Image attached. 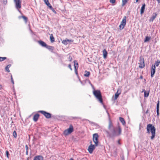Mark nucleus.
Instances as JSON below:
<instances>
[{"label": "nucleus", "instance_id": "1", "mask_svg": "<svg viewBox=\"0 0 160 160\" xmlns=\"http://www.w3.org/2000/svg\"><path fill=\"white\" fill-rule=\"evenodd\" d=\"M109 130V131H106V132L107 133V137L112 138L119 136L122 132V130L120 126L118 127V128L116 127Z\"/></svg>", "mask_w": 160, "mask_h": 160}, {"label": "nucleus", "instance_id": "2", "mask_svg": "<svg viewBox=\"0 0 160 160\" xmlns=\"http://www.w3.org/2000/svg\"><path fill=\"white\" fill-rule=\"evenodd\" d=\"M147 132L150 133L151 132L152 136L151 137V140H153L155 136L156 128L153 125L151 124H148L147 126Z\"/></svg>", "mask_w": 160, "mask_h": 160}, {"label": "nucleus", "instance_id": "3", "mask_svg": "<svg viewBox=\"0 0 160 160\" xmlns=\"http://www.w3.org/2000/svg\"><path fill=\"white\" fill-rule=\"evenodd\" d=\"M93 93L95 97L98 100L99 102L103 105V99L100 91L98 90H95V89H94L93 91Z\"/></svg>", "mask_w": 160, "mask_h": 160}, {"label": "nucleus", "instance_id": "4", "mask_svg": "<svg viewBox=\"0 0 160 160\" xmlns=\"http://www.w3.org/2000/svg\"><path fill=\"white\" fill-rule=\"evenodd\" d=\"M73 127L72 125V124H70L69 125V128L65 130L64 131L63 133L65 135L67 136L72 132L73 131Z\"/></svg>", "mask_w": 160, "mask_h": 160}, {"label": "nucleus", "instance_id": "5", "mask_svg": "<svg viewBox=\"0 0 160 160\" xmlns=\"http://www.w3.org/2000/svg\"><path fill=\"white\" fill-rule=\"evenodd\" d=\"M139 67L141 68H144L145 67V63L144 58L142 56H140L139 58Z\"/></svg>", "mask_w": 160, "mask_h": 160}, {"label": "nucleus", "instance_id": "6", "mask_svg": "<svg viewBox=\"0 0 160 160\" xmlns=\"http://www.w3.org/2000/svg\"><path fill=\"white\" fill-rule=\"evenodd\" d=\"M127 17L126 16H124L122 21L121 22V24L119 26L120 29L121 30L124 28L126 23Z\"/></svg>", "mask_w": 160, "mask_h": 160}, {"label": "nucleus", "instance_id": "7", "mask_svg": "<svg viewBox=\"0 0 160 160\" xmlns=\"http://www.w3.org/2000/svg\"><path fill=\"white\" fill-rule=\"evenodd\" d=\"M98 135L97 133L93 135V141L95 143V146H97L98 144Z\"/></svg>", "mask_w": 160, "mask_h": 160}, {"label": "nucleus", "instance_id": "8", "mask_svg": "<svg viewBox=\"0 0 160 160\" xmlns=\"http://www.w3.org/2000/svg\"><path fill=\"white\" fill-rule=\"evenodd\" d=\"M42 114L47 118H51V114L49 112H47L45 111L40 110L38 111Z\"/></svg>", "mask_w": 160, "mask_h": 160}, {"label": "nucleus", "instance_id": "9", "mask_svg": "<svg viewBox=\"0 0 160 160\" xmlns=\"http://www.w3.org/2000/svg\"><path fill=\"white\" fill-rule=\"evenodd\" d=\"M90 143H91V144L88 147V151L91 154L93 150L95 149V146H95V145H92L91 143V141L90 142Z\"/></svg>", "mask_w": 160, "mask_h": 160}, {"label": "nucleus", "instance_id": "10", "mask_svg": "<svg viewBox=\"0 0 160 160\" xmlns=\"http://www.w3.org/2000/svg\"><path fill=\"white\" fill-rule=\"evenodd\" d=\"M15 7L16 9H19L21 8L22 0H17L15 2Z\"/></svg>", "mask_w": 160, "mask_h": 160}, {"label": "nucleus", "instance_id": "11", "mask_svg": "<svg viewBox=\"0 0 160 160\" xmlns=\"http://www.w3.org/2000/svg\"><path fill=\"white\" fill-rule=\"evenodd\" d=\"M156 67L155 65H152V70L151 73V77L152 78L153 77L154 75L155 72Z\"/></svg>", "mask_w": 160, "mask_h": 160}, {"label": "nucleus", "instance_id": "12", "mask_svg": "<svg viewBox=\"0 0 160 160\" xmlns=\"http://www.w3.org/2000/svg\"><path fill=\"white\" fill-rule=\"evenodd\" d=\"M157 14L156 13H153L152 17L150 18V19L149 20V21L150 22H152L153 20L156 17H157Z\"/></svg>", "mask_w": 160, "mask_h": 160}, {"label": "nucleus", "instance_id": "13", "mask_svg": "<svg viewBox=\"0 0 160 160\" xmlns=\"http://www.w3.org/2000/svg\"><path fill=\"white\" fill-rule=\"evenodd\" d=\"M146 5L145 3H144L142 5V6L140 10V14L142 15L144 12L145 8Z\"/></svg>", "mask_w": 160, "mask_h": 160}, {"label": "nucleus", "instance_id": "14", "mask_svg": "<svg viewBox=\"0 0 160 160\" xmlns=\"http://www.w3.org/2000/svg\"><path fill=\"white\" fill-rule=\"evenodd\" d=\"M38 43L41 45L42 47L46 48L47 45L46 43L44 41L41 40H39L38 41Z\"/></svg>", "mask_w": 160, "mask_h": 160}, {"label": "nucleus", "instance_id": "15", "mask_svg": "<svg viewBox=\"0 0 160 160\" xmlns=\"http://www.w3.org/2000/svg\"><path fill=\"white\" fill-rule=\"evenodd\" d=\"M43 157L41 155H38L34 157L33 160H43Z\"/></svg>", "mask_w": 160, "mask_h": 160}, {"label": "nucleus", "instance_id": "16", "mask_svg": "<svg viewBox=\"0 0 160 160\" xmlns=\"http://www.w3.org/2000/svg\"><path fill=\"white\" fill-rule=\"evenodd\" d=\"M46 48L49 50L50 51L52 52H53V50L54 49V48L53 46H51L47 45Z\"/></svg>", "mask_w": 160, "mask_h": 160}, {"label": "nucleus", "instance_id": "17", "mask_svg": "<svg viewBox=\"0 0 160 160\" xmlns=\"http://www.w3.org/2000/svg\"><path fill=\"white\" fill-rule=\"evenodd\" d=\"M39 114L38 113H37L35 114L33 116V121L36 122H37L38 120V119L39 118Z\"/></svg>", "mask_w": 160, "mask_h": 160}, {"label": "nucleus", "instance_id": "18", "mask_svg": "<svg viewBox=\"0 0 160 160\" xmlns=\"http://www.w3.org/2000/svg\"><path fill=\"white\" fill-rule=\"evenodd\" d=\"M115 127H114L113 126V125L111 121L109 120V125L108 126V129H110L112 128H115Z\"/></svg>", "mask_w": 160, "mask_h": 160}, {"label": "nucleus", "instance_id": "19", "mask_svg": "<svg viewBox=\"0 0 160 160\" xmlns=\"http://www.w3.org/2000/svg\"><path fill=\"white\" fill-rule=\"evenodd\" d=\"M75 62H77V61L76 60H74V61H73V62H74V70H75V73L77 75V76H78V68H77V66H76V65H75Z\"/></svg>", "mask_w": 160, "mask_h": 160}, {"label": "nucleus", "instance_id": "20", "mask_svg": "<svg viewBox=\"0 0 160 160\" xmlns=\"http://www.w3.org/2000/svg\"><path fill=\"white\" fill-rule=\"evenodd\" d=\"M102 52L103 58H106L108 54V52L105 49L103 50L102 51Z\"/></svg>", "mask_w": 160, "mask_h": 160}, {"label": "nucleus", "instance_id": "21", "mask_svg": "<svg viewBox=\"0 0 160 160\" xmlns=\"http://www.w3.org/2000/svg\"><path fill=\"white\" fill-rule=\"evenodd\" d=\"M50 40L51 42H53L55 41V38L53 37L52 34H51L50 37Z\"/></svg>", "mask_w": 160, "mask_h": 160}, {"label": "nucleus", "instance_id": "22", "mask_svg": "<svg viewBox=\"0 0 160 160\" xmlns=\"http://www.w3.org/2000/svg\"><path fill=\"white\" fill-rule=\"evenodd\" d=\"M119 119L123 125H125L126 124V122L123 118L122 117H119Z\"/></svg>", "mask_w": 160, "mask_h": 160}, {"label": "nucleus", "instance_id": "23", "mask_svg": "<svg viewBox=\"0 0 160 160\" xmlns=\"http://www.w3.org/2000/svg\"><path fill=\"white\" fill-rule=\"evenodd\" d=\"M151 39V37L148 36H146L144 40V42H148Z\"/></svg>", "mask_w": 160, "mask_h": 160}, {"label": "nucleus", "instance_id": "24", "mask_svg": "<svg viewBox=\"0 0 160 160\" xmlns=\"http://www.w3.org/2000/svg\"><path fill=\"white\" fill-rule=\"evenodd\" d=\"M85 74H84V76L86 77H89L90 75V72L89 71H87L86 70L85 71Z\"/></svg>", "mask_w": 160, "mask_h": 160}, {"label": "nucleus", "instance_id": "25", "mask_svg": "<svg viewBox=\"0 0 160 160\" xmlns=\"http://www.w3.org/2000/svg\"><path fill=\"white\" fill-rule=\"evenodd\" d=\"M11 64H9L5 68V70L7 71V72H10L9 68L11 66Z\"/></svg>", "mask_w": 160, "mask_h": 160}, {"label": "nucleus", "instance_id": "26", "mask_svg": "<svg viewBox=\"0 0 160 160\" xmlns=\"http://www.w3.org/2000/svg\"><path fill=\"white\" fill-rule=\"evenodd\" d=\"M22 17L23 19L25 22H27L28 18L26 17L25 16L22 15L19 17Z\"/></svg>", "mask_w": 160, "mask_h": 160}, {"label": "nucleus", "instance_id": "27", "mask_svg": "<svg viewBox=\"0 0 160 160\" xmlns=\"http://www.w3.org/2000/svg\"><path fill=\"white\" fill-rule=\"evenodd\" d=\"M143 91H144V97H148L149 95V92H147L144 89H143Z\"/></svg>", "mask_w": 160, "mask_h": 160}, {"label": "nucleus", "instance_id": "28", "mask_svg": "<svg viewBox=\"0 0 160 160\" xmlns=\"http://www.w3.org/2000/svg\"><path fill=\"white\" fill-rule=\"evenodd\" d=\"M62 43L64 44V45H67V44H68V42L67 41V38L62 41Z\"/></svg>", "mask_w": 160, "mask_h": 160}, {"label": "nucleus", "instance_id": "29", "mask_svg": "<svg viewBox=\"0 0 160 160\" xmlns=\"http://www.w3.org/2000/svg\"><path fill=\"white\" fill-rule=\"evenodd\" d=\"M119 93H118L117 92L115 94L114 99L116 100L119 97Z\"/></svg>", "mask_w": 160, "mask_h": 160}, {"label": "nucleus", "instance_id": "30", "mask_svg": "<svg viewBox=\"0 0 160 160\" xmlns=\"http://www.w3.org/2000/svg\"><path fill=\"white\" fill-rule=\"evenodd\" d=\"M128 0H122V6H124L127 2Z\"/></svg>", "mask_w": 160, "mask_h": 160}, {"label": "nucleus", "instance_id": "31", "mask_svg": "<svg viewBox=\"0 0 160 160\" xmlns=\"http://www.w3.org/2000/svg\"><path fill=\"white\" fill-rule=\"evenodd\" d=\"M7 59V58L6 57H0V62L3 61Z\"/></svg>", "mask_w": 160, "mask_h": 160}, {"label": "nucleus", "instance_id": "32", "mask_svg": "<svg viewBox=\"0 0 160 160\" xmlns=\"http://www.w3.org/2000/svg\"><path fill=\"white\" fill-rule=\"evenodd\" d=\"M75 119H81V118L79 117H71L70 118V119L72 120Z\"/></svg>", "mask_w": 160, "mask_h": 160}, {"label": "nucleus", "instance_id": "33", "mask_svg": "<svg viewBox=\"0 0 160 160\" xmlns=\"http://www.w3.org/2000/svg\"><path fill=\"white\" fill-rule=\"evenodd\" d=\"M13 136L15 138H16L17 137V132L16 131H14L13 133Z\"/></svg>", "mask_w": 160, "mask_h": 160}, {"label": "nucleus", "instance_id": "34", "mask_svg": "<svg viewBox=\"0 0 160 160\" xmlns=\"http://www.w3.org/2000/svg\"><path fill=\"white\" fill-rule=\"evenodd\" d=\"M45 4L50 8L52 7L49 2L46 3Z\"/></svg>", "mask_w": 160, "mask_h": 160}, {"label": "nucleus", "instance_id": "35", "mask_svg": "<svg viewBox=\"0 0 160 160\" xmlns=\"http://www.w3.org/2000/svg\"><path fill=\"white\" fill-rule=\"evenodd\" d=\"M159 101H158V102L157 104V107H156L157 110H159Z\"/></svg>", "mask_w": 160, "mask_h": 160}, {"label": "nucleus", "instance_id": "36", "mask_svg": "<svg viewBox=\"0 0 160 160\" xmlns=\"http://www.w3.org/2000/svg\"><path fill=\"white\" fill-rule=\"evenodd\" d=\"M160 63V62L158 60L157 62H155V65L157 67L158 66Z\"/></svg>", "mask_w": 160, "mask_h": 160}, {"label": "nucleus", "instance_id": "37", "mask_svg": "<svg viewBox=\"0 0 160 160\" xmlns=\"http://www.w3.org/2000/svg\"><path fill=\"white\" fill-rule=\"evenodd\" d=\"M50 9L52 10V11L54 13H56V12L55 10L52 7L51 8H50Z\"/></svg>", "mask_w": 160, "mask_h": 160}, {"label": "nucleus", "instance_id": "38", "mask_svg": "<svg viewBox=\"0 0 160 160\" xmlns=\"http://www.w3.org/2000/svg\"><path fill=\"white\" fill-rule=\"evenodd\" d=\"M11 82L13 84H14V82L12 78V75H11Z\"/></svg>", "mask_w": 160, "mask_h": 160}, {"label": "nucleus", "instance_id": "39", "mask_svg": "<svg viewBox=\"0 0 160 160\" xmlns=\"http://www.w3.org/2000/svg\"><path fill=\"white\" fill-rule=\"evenodd\" d=\"M116 2V0H110V2L112 4L115 3Z\"/></svg>", "mask_w": 160, "mask_h": 160}, {"label": "nucleus", "instance_id": "40", "mask_svg": "<svg viewBox=\"0 0 160 160\" xmlns=\"http://www.w3.org/2000/svg\"><path fill=\"white\" fill-rule=\"evenodd\" d=\"M88 121L90 123L92 124H93L94 125H96V123L94 122H91L89 120H88Z\"/></svg>", "mask_w": 160, "mask_h": 160}, {"label": "nucleus", "instance_id": "41", "mask_svg": "<svg viewBox=\"0 0 160 160\" xmlns=\"http://www.w3.org/2000/svg\"><path fill=\"white\" fill-rule=\"evenodd\" d=\"M6 155L7 157L8 158H9V152H8V151H6Z\"/></svg>", "mask_w": 160, "mask_h": 160}, {"label": "nucleus", "instance_id": "42", "mask_svg": "<svg viewBox=\"0 0 160 160\" xmlns=\"http://www.w3.org/2000/svg\"><path fill=\"white\" fill-rule=\"evenodd\" d=\"M117 92L119 94H120L121 93V90L120 88L118 89Z\"/></svg>", "mask_w": 160, "mask_h": 160}, {"label": "nucleus", "instance_id": "43", "mask_svg": "<svg viewBox=\"0 0 160 160\" xmlns=\"http://www.w3.org/2000/svg\"><path fill=\"white\" fill-rule=\"evenodd\" d=\"M67 41L68 42V43H70L71 42H72L73 41V40H72L71 39H67Z\"/></svg>", "mask_w": 160, "mask_h": 160}, {"label": "nucleus", "instance_id": "44", "mask_svg": "<svg viewBox=\"0 0 160 160\" xmlns=\"http://www.w3.org/2000/svg\"><path fill=\"white\" fill-rule=\"evenodd\" d=\"M72 60V58L71 56H69V57L68 58V60L70 61V62Z\"/></svg>", "mask_w": 160, "mask_h": 160}, {"label": "nucleus", "instance_id": "45", "mask_svg": "<svg viewBox=\"0 0 160 160\" xmlns=\"http://www.w3.org/2000/svg\"><path fill=\"white\" fill-rule=\"evenodd\" d=\"M3 2L4 4L6 5L7 2V0H3Z\"/></svg>", "mask_w": 160, "mask_h": 160}, {"label": "nucleus", "instance_id": "46", "mask_svg": "<svg viewBox=\"0 0 160 160\" xmlns=\"http://www.w3.org/2000/svg\"><path fill=\"white\" fill-rule=\"evenodd\" d=\"M68 67L70 68L71 71L72 70V68H71V64H69L68 65Z\"/></svg>", "mask_w": 160, "mask_h": 160}, {"label": "nucleus", "instance_id": "47", "mask_svg": "<svg viewBox=\"0 0 160 160\" xmlns=\"http://www.w3.org/2000/svg\"><path fill=\"white\" fill-rule=\"evenodd\" d=\"M75 65L77 66V68H78V62H75Z\"/></svg>", "mask_w": 160, "mask_h": 160}, {"label": "nucleus", "instance_id": "48", "mask_svg": "<svg viewBox=\"0 0 160 160\" xmlns=\"http://www.w3.org/2000/svg\"><path fill=\"white\" fill-rule=\"evenodd\" d=\"M159 110H156V112H157V115L158 116H159Z\"/></svg>", "mask_w": 160, "mask_h": 160}, {"label": "nucleus", "instance_id": "49", "mask_svg": "<svg viewBox=\"0 0 160 160\" xmlns=\"http://www.w3.org/2000/svg\"><path fill=\"white\" fill-rule=\"evenodd\" d=\"M25 149H26V150L27 151H28V145H25Z\"/></svg>", "mask_w": 160, "mask_h": 160}, {"label": "nucleus", "instance_id": "50", "mask_svg": "<svg viewBox=\"0 0 160 160\" xmlns=\"http://www.w3.org/2000/svg\"><path fill=\"white\" fill-rule=\"evenodd\" d=\"M45 3L49 2L48 0H44Z\"/></svg>", "mask_w": 160, "mask_h": 160}, {"label": "nucleus", "instance_id": "51", "mask_svg": "<svg viewBox=\"0 0 160 160\" xmlns=\"http://www.w3.org/2000/svg\"><path fill=\"white\" fill-rule=\"evenodd\" d=\"M90 84L92 86L93 89H94V88L93 85L91 83H90Z\"/></svg>", "mask_w": 160, "mask_h": 160}, {"label": "nucleus", "instance_id": "52", "mask_svg": "<svg viewBox=\"0 0 160 160\" xmlns=\"http://www.w3.org/2000/svg\"><path fill=\"white\" fill-rule=\"evenodd\" d=\"M140 78L141 79H142L143 78V76L142 75H141L140 77Z\"/></svg>", "mask_w": 160, "mask_h": 160}, {"label": "nucleus", "instance_id": "53", "mask_svg": "<svg viewBox=\"0 0 160 160\" xmlns=\"http://www.w3.org/2000/svg\"><path fill=\"white\" fill-rule=\"evenodd\" d=\"M148 109L146 111V112H145V113H148Z\"/></svg>", "mask_w": 160, "mask_h": 160}, {"label": "nucleus", "instance_id": "54", "mask_svg": "<svg viewBox=\"0 0 160 160\" xmlns=\"http://www.w3.org/2000/svg\"><path fill=\"white\" fill-rule=\"evenodd\" d=\"M2 88V86L0 84V90H1Z\"/></svg>", "mask_w": 160, "mask_h": 160}, {"label": "nucleus", "instance_id": "55", "mask_svg": "<svg viewBox=\"0 0 160 160\" xmlns=\"http://www.w3.org/2000/svg\"><path fill=\"white\" fill-rule=\"evenodd\" d=\"M157 1L158 2V3L159 4L160 3V0H157Z\"/></svg>", "mask_w": 160, "mask_h": 160}, {"label": "nucleus", "instance_id": "56", "mask_svg": "<svg viewBox=\"0 0 160 160\" xmlns=\"http://www.w3.org/2000/svg\"><path fill=\"white\" fill-rule=\"evenodd\" d=\"M26 154L27 155H28V151H26Z\"/></svg>", "mask_w": 160, "mask_h": 160}, {"label": "nucleus", "instance_id": "57", "mask_svg": "<svg viewBox=\"0 0 160 160\" xmlns=\"http://www.w3.org/2000/svg\"><path fill=\"white\" fill-rule=\"evenodd\" d=\"M69 160H74L72 158H71Z\"/></svg>", "mask_w": 160, "mask_h": 160}, {"label": "nucleus", "instance_id": "58", "mask_svg": "<svg viewBox=\"0 0 160 160\" xmlns=\"http://www.w3.org/2000/svg\"><path fill=\"white\" fill-rule=\"evenodd\" d=\"M138 0H136V2H136V3L137 2H138Z\"/></svg>", "mask_w": 160, "mask_h": 160}, {"label": "nucleus", "instance_id": "59", "mask_svg": "<svg viewBox=\"0 0 160 160\" xmlns=\"http://www.w3.org/2000/svg\"><path fill=\"white\" fill-rule=\"evenodd\" d=\"M118 143L119 144H120L119 141H118Z\"/></svg>", "mask_w": 160, "mask_h": 160}, {"label": "nucleus", "instance_id": "60", "mask_svg": "<svg viewBox=\"0 0 160 160\" xmlns=\"http://www.w3.org/2000/svg\"><path fill=\"white\" fill-rule=\"evenodd\" d=\"M29 160V158L28 157V158H27V160Z\"/></svg>", "mask_w": 160, "mask_h": 160}, {"label": "nucleus", "instance_id": "61", "mask_svg": "<svg viewBox=\"0 0 160 160\" xmlns=\"http://www.w3.org/2000/svg\"><path fill=\"white\" fill-rule=\"evenodd\" d=\"M14 0V2H15L16 1H17V0Z\"/></svg>", "mask_w": 160, "mask_h": 160}, {"label": "nucleus", "instance_id": "62", "mask_svg": "<svg viewBox=\"0 0 160 160\" xmlns=\"http://www.w3.org/2000/svg\"><path fill=\"white\" fill-rule=\"evenodd\" d=\"M89 83H91V82L89 80Z\"/></svg>", "mask_w": 160, "mask_h": 160}, {"label": "nucleus", "instance_id": "63", "mask_svg": "<svg viewBox=\"0 0 160 160\" xmlns=\"http://www.w3.org/2000/svg\"><path fill=\"white\" fill-rule=\"evenodd\" d=\"M144 92V91H143V90L142 92Z\"/></svg>", "mask_w": 160, "mask_h": 160}, {"label": "nucleus", "instance_id": "64", "mask_svg": "<svg viewBox=\"0 0 160 160\" xmlns=\"http://www.w3.org/2000/svg\"><path fill=\"white\" fill-rule=\"evenodd\" d=\"M103 106H104V107H105V105H103Z\"/></svg>", "mask_w": 160, "mask_h": 160}]
</instances>
